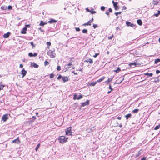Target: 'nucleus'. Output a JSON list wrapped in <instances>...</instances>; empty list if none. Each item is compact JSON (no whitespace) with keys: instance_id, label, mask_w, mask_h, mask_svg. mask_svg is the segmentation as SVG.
<instances>
[{"instance_id":"f257e3e1","label":"nucleus","mask_w":160,"mask_h":160,"mask_svg":"<svg viewBox=\"0 0 160 160\" xmlns=\"http://www.w3.org/2000/svg\"><path fill=\"white\" fill-rule=\"evenodd\" d=\"M68 139V138H66L65 136H61L59 137L58 139L60 143H63L67 141V140Z\"/></svg>"},{"instance_id":"f03ea898","label":"nucleus","mask_w":160,"mask_h":160,"mask_svg":"<svg viewBox=\"0 0 160 160\" xmlns=\"http://www.w3.org/2000/svg\"><path fill=\"white\" fill-rule=\"evenodd\" d=\"M48 55L51 58H53L55 57L56 54L55 53L54 51H53L49 50L47 52Z\"/></svg>"},{"instance_id":"7ed1b4c3","label":"nucleus","mask_w":160,"mask_h":160,"mask_svg":"<svg viewBox=\"0 0 160 160\" xmlns=\"http://www.w3.org/2000/svg\"><path fill=\"white\" fill-rule=\"evenodd\" d=\"M66 134L68 135H72V132H71V127H69L67 128V130L65 131Z\"/></svg>"},{"instance_id":"20e7f679","label":"nucleus","mask_w":160,"mask_h":160,"mask_svg":"<svg viewBox=\"0 0 160 160\" xmlns=\"http://www.w3.org/2000/svg\"><path fill=\"white\" fill-rule=\"evenodd\" d=\"M82 95H79L78 96L77 95L75 94L74 95L73 99L79 100L82 98Z\"/></svg>"},{"instance_id":"39448f33","label":"nucleus","mask_w":160,"mask_h":160,"mask_svg":"<svg viewBox=\"0 0 160 160\" xmlns=\"http://www.w3.org/2000/svg\"><path fill=\"white\" fill-rule=\"evenodd\" d=\"M8 119V114H6L3 115L2 117V120L5 122Z\"/></svg>"},{"instance_id":"423d86ee","label":"nucleus","mask_w":160,"mask_h":160,"mask_svg":"<svg viewBox=\"0 0 160 160\" xmlns=\"http://www.w3.org/2000/svg\"><path fill=\"white\" fill-rule=\"evenodd\" d=\"M93 20V18H92V19L90 20L89 21H88V22L86 23H85L84 24H83L82 25L83 26H88V25H91V24L90 23H91L92 21Z\"/></svg>"},{"instance_id":"0eeeda50","label":"nucleus","mask_w":160,"mask_h":160,"mask_svg":"<svg viewBox=\"0 0 160 160\" xmlns=\"http://www.w3.org/2000/svg\"><path fill=\"white\" fill-rule=\"evenodd\" d=\"M89 103V101L88 100L86 102H82L81 103V106L82 107H84L85 106L88 105Z\"/></svg>"},{"instance_id":"6e6552de","label":"nucleus","mask_w":160,"mask_h":160,"mask_svg":"<svg viewBox=\"0 0 160 160\" xmlns=\"http://www.w3.org/2000/svg\"><path fill=\"white\" fill-rule=\"evenodd\" d=\"M27 71H26L24 68H23L21 74L22 75V78H23L26 75Z\"/></svg>"},{"instance_id":"1a4fd4ad","label":"nucleus","mask_w":160,"mask_h":160,"mask_svg":"<svg viewBox=\"0 0 160 160\" xmlns=\"http://www.w3.org/2000/svg\"><path fill=\"white\" fill-rule=\"evenodd\" d=\"M84 62H87L90 64H92L93 63V60L92 59L89 58L85 60Z\"/></svg>"},{"instance_id":"9d476101","label":"nucleus","mask_w":160,"mask_h":160,"mask_svg":"<svg viewBox=\"0 0 160 160\" xmlns=\"http://www.w3.org/2000/svg\"><path fill=\"white\" fill-rule=\"evenodd\" d=\"M11 35V33L8 32L4 34L3 35V37L5 38H7L9 37V36Z\"/></svg>"},{"instance_id":"9b49d317","label":"nucleus","mask_w":160,"mask_h":160,"mask_svg":"<svg viewBox=\"0 0 160 160\" xmlns=\"http://www.w3.org/2000/svg\"><path fill=\"white\" fill-rule=\"evenodd\" d=\"M57 22L56 20L53 19H51L50 20L48 21V23H54Z\"/></svg>"},{"instance_id":"f8f14e48","label":"nucleus","mask_w":160,"mask_h":160,"mask_svg":"<svg viewBox=\"0 0 160 160\" xmlns=\"http://www.w3.org/2000/svg\"><path fill=\"white\" fill-rule=\"evenodd\" d=\"M12 142L13 143H16L18 144L19 143L20 141L18 139V137L17 138L13 140L12 141Z\"/></svg>"},{"instance_id":"ddd939ff","label":"nucleus","mask_w":160,"mask_h":160,"mask_svg":"<svg viewBox=\"0 0 160 160\" xmlns=\"http://www.w3.org/2000/svg\"><path fill=\"white\" fill-rule=\"evenodd\" d=\"M62 80L64 82L68 81V77H64L62 78Z\"/></svg>"},{"instance_id":"4468645a","label":"nucleus","mask_w":160,"mask_h":160,"mask_svg":"<svg viewBox=\"0 0 160 160\" xmlns=\"http://www.w3.org/2000/svg\"><path fill=\"white\" fill-rule=\"evenodd\" d=\"M31 66L34 67V68H38L39 67L38 65H37V64L34 62L32 63L31 64Z\"/></svg>"},{"instance_id":"2eb2a0df","label":"nucleus","mask_w":160,"mask_h":160,"mask_svg":"<svg viewBox=\"0 0 160 160\" xmlns=\"http://www.w3.org/2000/svg\"><path fill=\"white\" fill-rule=\"evenodd\" d=\"M27 30V28H26L24 27L22 30L21 32V33L22 34H26V31Z\"/></svg>"},{"instance_id":"dca6fc26","label":"nucleus","mask_w":160,"mask_h":160,"mask_svg":"<svg viewBox=\"0 0 160 160\" xmlns=\"http://www.w3.org/2000/svg\"><path fill=\"white\" fill-rule=\"evenodd\" d=\"M138 65H139V64H138ZM137 65H138V64L136 62H133L132 63H130L129 64V65L130 67H131L132 66L134 65V66L132 67V68H134L135 67H136Z\"/></svg>"},{"instance_id":"f3484780","label":"nucleus","mask_w":160,"mask_h":160,"mask_svg":"<svg viewBox=\"0 0 160 160\" xmlns=\"http://www.w3.org/2000/svg\"><path fill=\"white\" fill-rule=\"evenodd\" d=\"M126 24L128 26L133 27L134 26L133 24L131 23L130 22L128 21L126 22Z\"/></svg>"},{"instance_id":"a211bd4d","label":"nucleus","mask_w":160,"mask_h":160,"mask_svg":"<svg viewBox=\"0 0 160 160\" xmlns=\"http://www.w3.org/2000/svg\"><path fill=\"white\" fill-rule=\"evenodd\" d=\"M105 76H103L101 78H100L98 80H97L96 81L97 82H100L102 81L105 78Z\"/></svg>"},{"instance_id":"6ab92c4d","label":"nucleus","mask_w":160,"mask_h":160,"mask_svg":"<svg viewBox=\"0 0 160 160\" xmlns=\"http://www.w3.org/2000/svg\"><path fill=\"white\" fill-rule=\"evenodd\" d=\"M137 23L139 25H142V23L141 20L138 19L137 20Z\"/></svg>"},{"instance_id":"aec40b11","label":"nucleus","mask_w":160,"mask_h":160,"mask_svg":"<svg viewBox=\"0 0 160 160\" xmlns=\"http://www.w3.org/2000/svg\"><path fill=\"white\" fill-rule=\"evenodd\" d=\"M47 23H46L45 22H44L42 21H41L40 23L39 24V25L40 26H43Z\"/></svg>"},{"instance_id":"412c9836","label":"nucleus","mask_w":160,"mask_h":160,"mask_svg":"<svg viewBox=\"0 0 160 160\" xmlns=\"http://www.w3.org/2000/svg\"><path fill=\"white\" fill-rule=\"evenodd\" d=\"M112 80V78H109L108 80L105 82L107 83H108L109 82H111Z\"/></svg>"},{"instance_id":"4be33fe9","label":"nucleus","mask_w":160,"mask_h":160,"mask_svg":"<svg viewBox=\"0 0 160 160\" xmlns=\"http://www.w3.org/2000/svg\"><path fill=\"white\" fill-rule=\"evenodd\" d=\"M139 111V109H135L132 111L133 113H137Z\"/></svg>"},{"instance_id":"5701e85b","label":"nucleus","mask_w":160,"mask_h":160,"mask_svg":"<svg viewBox=\"0 0 160 160\" xmlns=\"http://www.w3.org/2000/svg\"><path fill=\"white\" fill-rule=\"evenodd\" d=\"M158 3V2L157 0H153V4L154 5H156Z\"/></svg>"},{"instance_id":"b1692460","label":"nucleus","mask_w":160,"mask_h":160,"mask_svg":"<svg viewBox=\"0 0 160 160\" xmlns=\"http://www.w3.org/2000/svg\"><path fill=\"white\" fill-rule=\"evenodd\" d=\"M131 114L130 113L128 114L125 116V117L126 118V119H127L131 117Z\"/></svg>"},{"instance_id":"393cba45","label":"nucleus","mask_w":160,"mask_h":160,"mask_svg":"<svg viewBox=\"0 0 160 160\" xmlns=\"http://www.w3.org/2000/svg\"><path fill=\"white\" fill-rule=\"evenodd\" d=\"M160 62V59L159 58H158L155 60L154 63L155 64H157L158 62Z\"/></svg>"},{"instance_id":"a878e982","label":"nucleus","mask_w":160,"mask_h":160,"mask_svg":"<svg viewBox=\"0 0 160 160\" xmlns=\"http://www.w3.org/2000/svg\"><path fill=\"white\" fill-rule=\"evenodd\" d=\"M153 74L152 73H146L144 74L145 75H148V76L149 77H152Z\"/></svg>"},{"instance_id":"bb28decb","label":"nucleus","mask_w":160,"mask_h":160,"mask_svg":"<svg viewBox=\"0 0 160 160\" xmlns=\"http://www.w3.org/2000/svg\"><path fill=\"white\" fill-rule=\"evenodd\" d=\"M97 81H96L95 82H93L90 83V85L92 86H95L96 84L97 83Z\"/></svg>"},{"instance_id":"cd10ccee","label":"nucleus","mask_w":160,"mask_h":160,"mask_svg":"<svg viewBox=\"0 0 160 160\" xmlns=\"http://www.w3.org/2000/svg\"><path fill=\"white\" fill-rule=\"evenodd\" d=\"M159 128H160V124L158 126H157L156 127H155L154 128V129L155 130H157Z\"/></svg>"},{"instance_id":"c85d7f7f","label":"nucleus","mask_w":160,"mask_h":160,"mask_svg":"<svg viewBox=\"0 0 160 160\" xmlns=\"http://www.w3.org/2000/svg\"><path fill=\"white\" fill-rule=\"evenodd\" d=\"M88 31L86 29H83L82 30V32L83 33H87Z\"/></svg>"},{"instance_id":"c756f323","label":"nucleus","mask_w":160,"mask_h":160,"mask_svg":"<svg viewBox=\"0 0 160 160\" xmlns=\"http://www.w3.org/2000/svg\"><path fill=\"white\" fill-rule=\"evenodd\" d=\"M121 69L119 68H118L115 71L116 72V73H118L119 72H120V71H121Z\"/></svg>"},{"instance_id":"7c9ffc66","label":"nucleus","mask_w":160,"mask_h":160,"mask_svg":"<svg viewBox=\"0 0 160 160\" xmlns=\"http://www.w3.org/2000/svg\"><path fill=\"white\" fill-rule=\"evenodd\" d=\"M40 146V144H38L37 146L35 148V150L36 151H37V150H38V148H39V147Z\"/></svg>"},{"instance_id":"2f4dec72","label":"nucleus","mask_w":160,"mask_h":160,"mask_svg":"<svg viewBox=\"0 0 160 160\" xmlns=\"http://www.w3.org/2000/svg\"><path fill=\"white\" fill-rule=\"evenodd\" d=\"M141 154V150H140L138 152V154H137L136 155V157H138Z\"/></svg>"},{"instance_id":"473e14b6","label":"nucleus","mask_w":160,"mask_h":160,"mask_svg":"<svg viewBox=\"0 0 160 160\" xmlns=\"http://www.w3.org/2000/svg\"><path fill=\"white\" fill-rule=\"evenodd\" d=\"M54 75L52 73L50 75V78H53L54 77Z\"/></svg>"},{"instance_id":"72a5a7b5","label":"nucleus","mask_w":160,"mask_h":160,"mask_svg":"<svg viewBox=\"0 0 160 160\" xmlns=\"http://www.w3.org/2000/svg\"><path fill=\"white\" fill-rule=\"evenodd\" d=\"M57 70L58 71H60L61 70L60 66H57Z\"/></svg>"},{"instance_id":"f704fd0d","label":"nucleus","mask_w":160,"mask_h":160,"mask_svg":"<svg viewBox=\"0 0 160 160\" xmlns=\"http://www.w3.org/2000/svg\"><path fill=\"white\" fill-rule=\"evenodd\" d=\"M28 56L30 57H33V54L32 52H29L28 53Z\"/></svg>"},{"instance_id":"c9c22d12","label":"nucleus","mask_w":160,"mask_h":160,"mask_svg":"<svg viewBox=\"0 0 160 160\" xmlns=\"http://www.w3.org/2000/svg\"><path fill=\"white\" fill-rule=\"evenodd\" d=\"M49 64V62L47 61H45V62H44L45 66H46L47 65H48Z\"/></svg>"},{"instance_id":"e433bc0d","label":"nucleus","mask_w":160,"mask_h":160,"mask_svg":"<svg viewBox=\"0 0 160 160\" xmlns=\"http://www.w3.org/2000/svg\"><path fill=\"white\" fill-rule=\"evenodd\" d=\"M62 77L61 75H59L58 77L57 78V79L58 80L60 79L61 78H62Z\"/></svg>"},{"instance_id":"4c0bfd02","label":"nucleus","mask_w":160,"mask_h":160,"mask_svg":"<svg viewBox=\"0 0 160 160\" xmlns=\"http://www.w3.org/2000/svg\"><path fill=\"white\" fill-rule=\"evenodd\" d=\"M122 13L121 12H115V14L117 16H118V15L119 14H121Z\"/></svg>"},{"instance_id":"58836bf2","label":"nucleus","mask_w":160,"mask_h":160,"mask_svg":"<svg viewBox=\"0 0 160 160\" xmlns=\"http://www.w3.org/2000/svg\"><path fill=\"white\" fill-rule=\"evenodd\" d=\"M47 45L48 46L47 48H48V47L50 46L51 45V43L50 42H47Z\"/></svg>"},{"instance_id":"ea45409f","label":"nucleus","mask_w":160,"mask_h":160,"mask_svg":"<svg viewBox=\"0 0 160 160\" xmlns=\"http://www.w3.org/2000/svg\"><path fill=\"white\" fill-rule=\"evenodd\" d=\"M122 10H125L127 9L126 7L125 6H124L122 7Z\"/></svg>"},{"instance_id":"a19ab883","label":"nucleus","mask_w":160,"mask_h":160,"mask_svg":"<svg viewBox=\"0 0 160 160\" xmlns=\"http://www.w3.org/2000/svg\"><path fill=\"white\" fill-rule=\"evenodd\" d=\"M31 45L32 46V48L35 47V45L32 42H30Z\"/></svg>"},{"instance_id":"79ce46f5","label":"nucleus","mask_w":160,"mask_h":160,"mask_svg":"<svg viewBox=\"0 0 160 160\" xmlns=\"http://www.w3.org/2000/svg\"><path fill=\"white\" fill-rule=\"evenodd\" d=\"M119 8V7L118 6H117L115 7V9L116 10H118Z\"/></svg>"},{"instance_id":"37998d69","label":"nucleus","mask_w":160,"mask_h":160,"mask_svg":"<svg viewBox=\"0 0 160 160\" xmlns=\"http://www.w3.org/2000/svg\"><path fill=\"white\" fill-rule=\"evenodd\" d=\"M75 30L77 31H80V29L79 28H75Z\"/></svg>"},{"instance_id":"c03bdc74","label":"nucleus","mask_w":160,"mask_h":160,"mask_svg":"<svg viewBox=\"0 0 160 160\" xmlns=\"http://www.w3.org/2000/svg\"><path fill=\"white\" fill-rule=\"evenodd\" d=\"M101 9L103 11L105 9V7L104 6H102L101 7Z\"/></svg>"},{"instance_id":"a18cd8bd","label":"nucleus","mask_w":160,"mask_h":160,"mask_svg":"<svg viewBox=\"0 0 160 160\" xmlns=\"http://www.w3.org/2000/svg\"><path fill=\"white\" fill-rule=\"evenodd\" d=\"M93 27L94 28H95L98 27V25L97 24H93Z\"/></svg>"},{"instance_id":"49530a36","label":"nucleus","mask_w":160,"mask_h":160,"mask_svg":"<svg viewBox=\"0 0 160 160\" xmlns=\"http://www.w3.org/2000/svg\"><path fill=\"white\" fill-rule=\"evenodd\" d=\"M113 35H112L111 36H110V37H108V39H112V38H113Z\"/></svg>"},{"instance_id":"de8ad7c7","label":"nucleus","mask_w":160,"mask_h":160,"mask_svg":"<svg viewBox=\"0 0 160 160\" xmlns=\"http://www.w3.org/2000/svg\"><path fill=\"white\" fill-rule=\"evenodd\" d=\"M99 54V53H96L93 56V57L94 58H96Z\"/></svg>"},{"instance_id":"09e8293b","label":"nucleus","mask_w":160,"mask_h":160,"mask_svg":"<svg viewBox=\"0 0 160 160\" xmlns=\"http://www.w3.org/2000/svg\"><path fill=\"white\" fill-rule=\"evenodd\" d=\"M109 88L110 89L111 91H112L113 90V89L112 88L111 86V84H110L109 85Z\"/></svg>"},{"instance_id":"8fccbe9b","label":"nucleus","mask_w":160,"mask_h":160,"mask_svg":"<svg viewBox=\"0 0 160 160\" xmlns=\"http://www.w3.org/2000/svg\"><path fill=\"white\" fill-rule=\"evenodd\" d=\"M8 9L11 10L12 9V7L11 6H8Z\"/></svg>"},{"instance_id":"3c124183","label":"nucleus","mask_w":160,"mask_h":160,"mask_svg":"<svg viewBox=\"0 0 160 160\" xmlns=\"http://www.w3.org/2000/svg\"><path fill=\"white\" fill-rule=\"evenodd\" d=\"M29 27H30V25H26L25 27L26 28H28Z\"/></svg>"},{"instance_id":"603ef678","label":"nucleus","mask_w":160,"mask_h":160,"mask_svg":"<svg viewBox=\"0 0 160 160\" xmlns=\"http://www.w3.org/2000/svg\"><path fill=\"white\" fill-rule=\"evenodd\" d=\"M118 3L116 2L115 3H114V4H113V6L114 7H115L117 6Z\"/></svg>"},{"instance_id":"864d4df0","label":"nucleus","mask_w":160,"mask_h":160,"mask_svg":"<svg viewBox=\"0 0 160 160\" xmlns=\"http://www.w3.org/2000/svg\"><path fill=\"white\" fill-rule=\"evenodd\" d=\"M32 118L33 119L31 120V122H32L34 120H35L36 118V117L34 116H32Z\"/></svg>"},{"instance_id":"5fc2aeb1","label":"nucleus","mask_w":160,"mask_h":160,"mask_svg":"<svg viewBox=\"0 0 160 160\" xmlns=\"http://www.w3.org/2000/svg\"><path fill=\"white\" fill-rule=\"evenodd\" d=\"M159 73H160V71L158 70H156V73L157 74H159Z\"/></svg>"},{"instance_id":"6e6d98bb","label":"nucleus","mask_w":160,"mask_h":160,"mask_svg":"<svg viewBox=\"0 0 160 160\" xmlns=\"http://www.w3.org/2000/svg\"><path fill=\"white\" fill-rule=\"evenodd\" d=\"M23 67V65L22 64H20V66H19V67L20 68H22Z\"/></svg>"},{"instance_id":"4d7b16f0","label":"nucleus","mask_w":160,"mask_h":160,"mask_svg":"<svg viewBox=\"0 0 160 160\" xmlns=\"http://www.w3.org/2000/svg\"><path fill=\"white\" fill-rule=\"evenodd\" d=\"M146 158L145 157H143L141 158V160H146Z\"/></svg>"},{"instance_id":"13d9d810","label":"nucleus","mask_w":160,"mask_h":160,"mask_svg":"<svg viewBox=\"0 0 160 160\" xmlns=\"http://www.w3.org/2000/svg\"><path fill=\"white\" fill-rule=\"evenodd\" d=\"M37 56V54L36 53H34L33 54V57H36V56Z\"/></svg>"},{"instance_id":"bf43d9fd","label":"nucleus","mask_w":160,"mask_h":160,"mask_svg":"<svg viewBox=\"0 0 160 160\" xmlns=\"http://www.w3.org/2000/svg\"><path fill=\"white\" fill-rule=\"evenodd\" d=\"M90 12L92 14H93V13H96V12H95V11H91V12Z\"/></svg>"},{"instance_id":"052dcab7","label":"nucleus","mask_w":160,"mask_h":160,"mask_svg":"<svg viewBox=\"0 0 160 160\" xmlns=\"http://www.w3.org/2000/svg\"><path fill=\"white\" fill-rule=\"evenodd\" d=\"M109 11L110 12H112V9L111 8H109Z\"/></svg>"},{"instance_id":"680f3d73","label":"nucleus","mask_w":160,"mask_h":160,"mask_svg":"<svg viewBox=\"0 0 160 160\" xmlns=\"http://www.w3.org/2000/svg\"><path fill=\"white\" fill-rule=\"evenodd\" d=\"M1 8L2 10H5V9L4 8V6H2L1 7Z\"/></svg>"},{"instance_id":"e2e57ef3","label":"nucleus","mask_w":160,"mask_h":160,"mask_svg":"<svg viewBox=\"0 0 160 160\" xmlns=\"http://www.w3.org/2000/svg\"><path fill=\"white\" fill-rule=\"evenodd\" d=\"M86 10H87L88 12H91V11H90L88 9V8H86Z\"/></svg>"},{"instance_id":"0e129e2a","label":"nucleus","mask_w":160,"mask_h":160,"mask_svg":"<svg viewBox=\"0 0 160 160\" xmlns=\"http://www.w3.org/2000/svg\"><path fill=\"white\" fill-rule=\"evenodd\" d=\"M106 14L107 15H109V12H106Z\"/></svg>"},{"instance_id":"69168bd1","label":"nucleus","mask_w":160,"mask_h":160,"mask_svg":"<svg viewBox=\"0 0 160 160\" xmlns=\"http://www.w3.org/2000/svg\"><path fill=\"white\" fill-rule=\"evenodd\" d=\"M72 73H73L74 75H76L78 74V73L77 72H73Z\"/></svg>"},{"instance_id":"338daca9","label":"nucleus","mask_w":160,"mask_h":160,"mask_svg":"<svg viewBox=\"0 0 160 160\" xmlns=\"http://www.w3.org/2000/svg\"><path fill=\"white\" fill-rule=\"evenodd\" d=\"M121 118V117H117V119H119V120H120Z\"/></svg>"},{"instance_id":"774afa93","label":"nucleus","mask_w":160,"mask_h":160,"mask_svg":"<svg viewBox=\"0 0 160 160\" xmlns=\"http://www.w3.org/2000/svg\"><path fill=\"white\" fill-rule=\"evenodd\" d=\"M72 65V64L71 62H69L68 64V66H70Z\"/></svg>"}]
</instances>
